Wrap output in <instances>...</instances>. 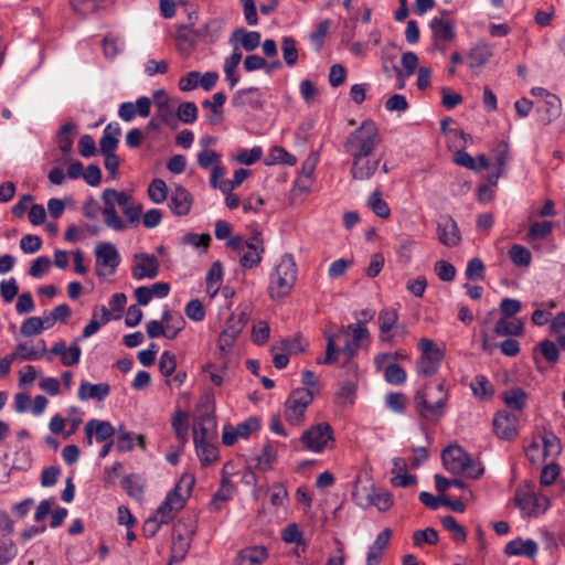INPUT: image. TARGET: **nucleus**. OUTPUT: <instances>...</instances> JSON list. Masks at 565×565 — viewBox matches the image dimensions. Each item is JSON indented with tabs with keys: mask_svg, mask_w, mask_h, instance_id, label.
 Segmentation results:
<instances>
[{
	"mask_svg": "<svg viewBox=\"0 0 565 565\" xmlns=\"http://www.w3.org/2000/svg\"><path fill=\"white\" fill-rule=\"evenodd\" d=\"M102 200L104 203L102 213L107 227L116 232H122L127 228V223L117 213L116 205L121 207L128 223L132 225L139 223L142 205L134 204L132 196L127 192L107 188L102 193Z\"/></svg>",
	"mask_w": 565,
	"mask_h": 565,
	"instance_id": "1",
	"label": "nucleus"
},
{
	"mask_svg": "<svg viewBox=\"0 0 565 565\" xmlns=\"http://www.w3.org/2000/svg\"><path fill=\"white\" fill-rule=\"evenodd\" d=\"M449 394L443 382L435 387L425 384L414 395L413 403L417 415L429 423H437L446 413Z\"/></svg>",
	"mask_w": 565,
	"mask_h": 565,
	"instance_id": "2",
	"label": "nucleus"
},
{
	"mask_svg": "<svg viewBox=\"0 0 565 565\" xmlns=\"http://www.w3.org/2000/svg\"><path fill=\"white\" fill-rule=\"evenodd\" d=\"M380 142L376 124L367 119L348 135L343 142V149L350 157L372 156Z\"/></svg>",
	"mask_w": 565,
	"mask_h": 565,
	"instance_id": "3",
	"label": "nucleus"
},
{
	"mask_svg": "<svg viewBox=\"0 0 565 565\" xmlns=\"http://www.w3.org/2000/svg\"><path fill=\"white\" fill-rule=\"evenodd\" d=\"M297 271L292 255H282L269 277V296L273 299L288 296L297 280Z\"/></svg>",
	"mask_w": 565,
	"mask_h": 565,
	"instance_id": "4",
	"label": "nucleus"
},
{
	"mask_svg": "<svg viewBox=\"0 0 565 565\" xmlns=\"http://www.w3.org/2000/svg\"><path fill=\"white\" fill-rule=\"evenodd\" d=\"M193 484L194 479L191 476H183L175 484L174 489L168 492L164 500L154 512V514L161 519V523L168 524L175 518L178 512L184 508Z\"/></svg>",
	"mask_w": 565,
	"mask_h": 565,
	"instance_id": "5",
	"label": "nucleus"
},
{
	"mask_svg": "<svg viewBox=\"0 0 565 565\" xmlns=\"http://www.w3.org/2000/svg\"><path fill=\"white\" fill-rule=\"evenodd\" d=\"M420 356L416 361V372L420 376H431L436 374L444 360V351L436 343L427 338H422L418 342Z\"/></svg>",
	"mask_w": 565,
	"mask_h": 565,
	"instance_id": "6",
	"label": "nucleus"
},
{
	"mask_svg": "<svg viewBox=\"0 0 565 565\" xmlns=\"http://www.w3.org/2000/svg\"><path fill=\"white\" fill-rule=\"evenodd\" d=\"M515 505L527 516H539L550 507L545 495L537 494L530 483L520 486L514 494Z\"/></svg>",
	"mask_w": 565,
	"mask_h": 565,
	"instance_id": "7",
	"label": "nucleus"
},
{
	"mask_svg": "<svg viewBox=\"0 0 565 565\" xmlns=\"http://www.w3.org/2000/svg\"><path fill=\"white\" fill-rule=\"evenodd\" d=\"M313 392L308 388L294 390L285 402V418L292 426H300L305 419V412L312 403Z\"/></svg>",
	"mask_w": 565,
	"mask_h": 565,
	"instance_id": "8",
	"label": "nucleus"
},
{
	"mask_svg": "<svg viewBox=\"0 0 565 565\" xmlns=\"http://www.w3.org/2000/svg\"><path fill=\"white\" fill-rule=\"evenodd\" d=\"M305 448L312 452H322L333 443V429L328 423H319L306 429L301 437Z\"/></svg>",
	"mask_w": 565,
	"mask_h": 565,
	"instance_id": "9",
	"label": "nucleus"
},
{
	"mask_svg": "<svg viewBox=\"0 0 565 565\" xmlns=\"http://www.w3.org/2000/svg\"><path fill=\"white\" fill-rule=\"evenodd\" d=\"M95 269L98 277L114 275L120 263V256L111 243H99L95 249Z\"/></svg>",
	"mask_w": 565,
	"mask_h": 565,
	"instance_id": "10",
	"label": "nucleus"
},
{
	"mask_svg": "<svg viewBox=\"0 0 565 565\" xmlns=\"http://www.w3.org/2000/svg\"><path fill=\"white\" fill-rule=\"evenodd\" d=\"M324 335L327 338L326 356L323 360L317 361L319 364H333L339 361V355L342 353L345 356V365L358 354L361 344L347 340L344 345L339 349L335 345V339L339 337L338 333L324 332Z\"/></svg>",
	"mask_w": 565,
	"mask_h": 565,
	"instance_id": "11",
	"label": "nucleus"
},
{
	"mask_svg": "<svg viewBox=\"0 0 565 565\" xmlns=\"http://www.w3.org/2000/svg\"><path fill=\"white\" fill-rule=\"evenodd\" d=\"M494 434L503 440H513L518 436V417L507 411H499L492 420Z\"/></svg>",
	"mask_w": 565,
	"mask_h": 565,
	"instance_id": "12",
	"label": "nucleus"
},
{
	"mask_svg": "<svg viewBox=\"0 0 565 565\" xmlns=\"http://www.w3.org/2000/svg\"><path fill=\"white\" fill-rule=\"evenodd\" d=\"M159 260L154 255L139 253L135 255L132 277L137 280L153 279L159 273Z\"/></svg>",
	"mask_w": 565,
	"mask_h": 565,
	"instance_id": "13",
	"label": "nucleus"
},
{
	"mask_svg": "<svg viewBox=\"0 0 565 565\" xmlns=\"http://www.w3.org/2000/svg\"><path fill=\"white\" fill-rule=\"evenodd\" d=\"M469 457L470 455L457 445L448 446L441 454L445 469L454 475L463 472L469 462Z\"/></svg>",
	"mask_w": 565,
	"mask_h": 565,
	"instance_id": "14",
	"label": "nucleus"
},
{
	"mask_svg": "<svg viewBox=\"0 0 565 565\" xmlns=\"http://www.w3.org/2000/svg\"><path fill=\"white\" fill-rule=\"evenodd\" d=\"M435 47L444 51L445 45L451 42L456 35L455 25L451 21L435 17L430 23Z\"/></svg>",
	"mask_w": 565,
	"mask_h": 565,
	"instance_id": "15",
	"label": "nucleus"
},
{
	"mask_svg": "<svg viewBox=\"0 0 565 565\" xmlns=\"http://www.w3.org/2000/svg\"><path fill=\"white\" fill-rule=\"evenodd\" d=\"M437 237L439 243L447 247H455L460 244L461 234L451 216H444L437 223Z\"/></svg>",
	"mask_w": 565,
	"mask_h": 565,
	"instance_id": "16",
	"label": "nucleus"
},
{
	"mask_svg": "<svg viewBox=\"0 0 565 565\" xmlns=\"http://www.w3.org/2000/svg\"><path fill=\"white\" fill-rule=\"evenodd\" d=\"M193 204L192 194L182 185H175L169 196V209L177 216H185Z\"/></svg>",
	"mask_w": 565,
	"mask_h": 565,
	"instance_id": "17",
	"label": "nucleus"
},
{
	"mask_svg": "<svg viewBox=\"0 0 565 565\" xmlns=\"http://www.w3.org/2000/svg\"><path fill=\"white\" fill-rule=\"evenodd\" d=\"M351 175L354 180H369L379 169L381 158L372 159L371 156L351 157Z\"/></svg>",
	"mask_w": 565,
	"mask_h": 565,
	"instance_id": "18",
	"label": "nucleus"
},
{
	"mask_svg": "<svg viewBox=\"0 0 565 565\" xmlns=\"http://www.w3.org/2000/svg\"><path fill=\"white\" fill-rule=\"evenodd\" d=\"M535 110L539 115V120L544 125H548L562 114L561 99L556 95L547 96V99L536 102Z\"/></svg>",
	"mask_w": 565,
	"mask_h": 565,
	"instance_id": "19",
	"label": "nucleus"
},
{
	"mask_svg": "<svg viewBox=\"0 0 565 565\" xmlns=\"http://www.w3.org/2000/svg\"><path fill=\"white\" fill-rule=\"evenodd\" d=\"M232 104L236 108L250 107L259 109L263 106V93L258 87L238 89L233 96Z\"/></svg>",
	"mask_w": 565,
	"mask_h": 565,
	"instance_id": "20",
	"label": "nucleus"
},
{
	"mask_svg": "<svg viewBox=\"0 0 565 565\" xmlns=\"http://www.w3.org/2000/svg\"><path fill=\"white\" fill-rule=\"evenodd\" d=\"M200 41L196 30L188 25H180L177 30L175 43L178 51L189 56Z\"/></svg>",
	"mask_w": 565,
	"mask_h": 565,
	"instance_id": "21",
	"label": "nucleus"
},
{
	"mask_svg": "<svg viewBox=\"0 0 565 565\" xmlns=\"http://www.w3.org/2000/svg\"><path fill=\"white\" fill-rule=\"evenodd\" d=\"M539 551V545L534 540H522L518 537L510 541L505 547L504 553L509 556H527L534 558Z\"/></svg>",
	"mask_w": 565,
	"mask_h": 565,
	"instance_id": "22",
	"label": "nucleus"
},
{
	"mask_svg": "<svg viewBox=\"0 0 565 565\" xmlns=\"http://www.w3.org/2000/svg\"><path fill=\"white\" fill-rule=\"evenodd\" d=\"M50 353L54 355H60L63 365L73 366L79 363L82 350L76 343H73L68 348H66L63 341H58L53 344Z\"/></svg>",
	"mask_w": 565,
	"mask_h": 565,
	"instance_id": "23",
	"label": "nucleus"
},
{
	"mask_svg": "<svg viewBox=\"0 0 565 565\" xmlns=\"http://www.w3.org/2000/svg\"><path fill=\"white\" fill-rule=\"evenodd\" d=\"M109 393L110 386L107 383L92 384L87 381H83L78 387L77 395L81 401H104Z\"/></svg>",
	"mask_w": 565,
	"mask_h": 565,
	"instance_id": "24",
	"label": "nucleus"
},
{
	"mask_svg": "<svg viewBox=\"0 0 565 565\" xmlns=\"http://www.w3.org/2000/svg\"><path fill=\"white\" fill-rule=\"evenodd\" d=\"M121 135L120 127L117 122L108 124L104 131L103 136L99 140V147L102 153H110L115 152L118 147L119 137Z\"/></svg>",
	"mask_w": 565,
	"mask_h": 565,
	"instance_id": "25",
	"label": "nucleus"
},
{
	"mask_svg": "<svg viewBox=\"0 0 565 565\" xmlns=\"http://www.w3.org/2000/svg\"><path fill=\"white\" fill-rule=\"evenodd\" d=\"M215 436V423L210 416H201L193 427V441L212 440Z\"/></svg>",
	"mask_w": 565,
	"mask_h": 565,
	"instance_id": "26",
	"label": "nucleus"
},
{
	"mask_svg": "<svg viewBox=\"0 0 565 565\" xmlns=\"http://www.w3.org/2000/svg\"><path fill=\"white\" fill-rule=\"evenodd\" d=\"M373 484H363L361 486L360 477H356L354 480V487L352 491L353 501L361 508L366 509L372 507V497L374 493Z\"/></svg>",
	"mask_w": 565,
	"mask_h": 565,
	"instance_id": "27",
	"label": "nucleus"
},
{
	"mask_svg": "<svg viewBox=\"0 0 565 565\" xmlns=\"http://www.w3.org/2000/svg\"><path fill=\"white\" fill-rule=\"evenodd\" d=\"M226 96L222 92H217L212 96V100L205 99L202 102V107L210 109L211 114L207 115V120L212 125H217L222 121L223 115L221 107L224 105Z\"/></svg>",
	"mask_w": 565,
	"mask_h": 565,
	"instance_id": "28",
	"label": "nucleus"
},
{
	"mask_svg": "<svg viewBox=\"0 0 565 565\" xmlns=\"http://www.w3.org/2000/svg\"><path fill=\"white\" fill-rule=\"evenodd\" d=\"M495 162L498 164V172L495 175L490 177V182L497 184L498 179L504 172L505 166L510 160V146L507 141H500L493 149Z\"/></svg>",
	"mask_w": 565,
	"mask_h": 565,
	"instance_id": "29",
	"label": "nucleus"
},
{
	"mask_svg": "<svg viewBox=\"0 0 565 565\" xmlns=\"http://www.w3.org/2000/svg\"><path fill=\"white\" fill-rule=\"evenodd\" d=\"M223 23L220 19H210L202 28L198 29L200 41L213 44L221 36Z\"/></svg>",
	"mask_w": 565,
	"mask_h": 565,
	"instance_id": "30",
	"label": "nucleus"
},
{
	"mask_svg": "<svg viewBox=\"0 0 565 565\" xmlns=\"http://www.w3.org/2000/svg\"><path fill=\"white\" fill-rule=\"evenodd\" d=\"M235 338L231 334L221 332L218 337V353L220 371L224 372L231 365V349L235 342Z\"/></svg>",
	"mask_w": 565,
	"mask_h": 565,
	"instance_id": "31",
	"label": "nucleus"
},
{
	"mask_svg": "<svg viewBox=\"0 0 565 565\" xmlns=\"http://www.w3.org/2000/svg\"><path fill=\"white\" fill-rule=\"evenodd\" d=\"M409 333L408 327L405 323H397L390 331L379 334V343L382 345L394 347L405 341Z\"/></svg>",
	"mask_w": 565,
	"mask_h": 565,
	"instance_id": "32",
	"label": "nucleus"
},
{
	"mask_svg": "<svg viewBox=\"0 0 565 565\" xmlns=\"http://www.w3.org/2000/svg\"><path fill=\"white\" fill-rule=\"evenodd\" d=\"M470 388L476 398L481 401L490 399L493 394V385L490 383L486 375L479 374L470 383Z\"/></svg>",
	"mask_w": 565,
	"mask_h": 565,
	"instance_id": "33",
	"label": "nucleus"
},
{
	"mask_svg": "<svg viewBox=\"0 0 565 565\" xmlns=\"http://www.w3.org/2000/svg\"><path fill=\"white\" fill-rule=\"evenodd\" d=\"M191 539L188 535L174 534L171 544V563L182 562L190 548Z\"/></svg>",
	"mask_w": 565,
	"mask_h": 565,
	"instance_id": "34",
	"label": "nucleus"
},
{
	"mask_svg": "<svg viewBox=\"0 0 565 565\" xmlns=\"http://www.w3.org/2000/svg\"><path fill=\"white\" fill-rule=\"evenodd\" d=\"M233 40L241 42L243 49L252 52L260 44V33L257 31H246L245 29H237L233 32L231 43Z\"/></svg>",
	"mask_w": 565,
	"mask_h": 565,
	"instance_id": "35",
	"label": "nucleus"
},
{
	"mask_svg": "<svg viewBox=\"0 0 565 565\" xmlns=\"http://www.w3.org/2000/svg\"><path fill=\"white\" fill-rule=\"evenodd\" d=\"M162 322L166 323L164 329L167 331L168 339H175L185 326L183 317L179 313L172 315L169 309L163 310Z\"/></svg>",
	"mask_w": 565,
	"mask_h": 565,
	"instance_id": "36",
	"label": "nucleus"
},
{
	"mask_svg": "<svg viewBox=\"0 0 565 565\" xmlns=\"http://www.w3.org/2000/svg\"><path fill=\"white\" fill-rule=\"evenodd\" d=\"M76 128L77 126L75 122L68 121L64 124L57 132L58 148L65 154H67L73 148Z\"/></svg>",
	"mask_w": 565,
	"mask_h": 565,
	"instance_id": "37",
	"label": "nucleus"
},
{
	"mask_svg": "<svg viewBox=\"0 0 565 565\" xmlns=\"http://www.w3.org/2000/svg\"><path fill=\"white\" fill-rule=\"evenodd\" d=\"M17 351L22 360L36 361L46 352V344L44 340H40L36 347L29 343H20L17 345Z\"/></svg>",
	"mask_w": 565,
	"mask_h": 565,
	"instance_id": "38",
	"label": "nucleus"
},
{
	"mask_svg": "<svg viewBox=\"0 0 565 565\" xmlns=\"http://www.w3.org/2000/svg\"><path fill=\"white\" fill-rule=\"evenodd\" d=\"M494 333L500 337L521 335L523 333V323L521 320H509L501 318L494 327Z\"/></svg>",
	"mask_w": 565,
	"mask_h": 565,
	"instance_id": "39",
	"label": "nucleus"
},
{
	"mask_svg": "<svg viewBox=\"0 0 565 565\" xmlns=\"http://www.w3.org/2000/svg\"><path fill=\"white\" fill-rule=\"evenodd\" d=\"M319 161V156L316 152L309 154V157L305 160L301 169V175L297 181V185L301 190H308L310 186L311 177L316 170L317 163Z\"/></svg>",
	"mask_w": 565,
	"mask_h": 565,
	"instance_id": "40",
	"label": "nucleus"
},
{
	"mask_svg": "<svg viewBox=\"0 0 565 565\" xmlns=\"http://www.w3.org/2000/svg\"><path fill=\"white\" fill-rule=\"evenodd\" d=\"M276 460L277 451L273 444L267 443L263 447L262 452L258 456H256V466L259 470L266 472L274 468Z\"/></svg>",
	"mask_w": 565,
	"mask_h": 565,
	"instance_id": "41",
	"label": "nucleus"
},
{
	"mask_svg": "<svg viewBox=\"0 0 565 565\" xmlns=\"http://www.w3.org/2000/svg\"><path fill=\"white\" fill-rule=\"evenodd\" d=\"M86 424L93 429L97 443H105L115 434V428L109 422L90 419Z\"/></svg>",
	"mask_w": 565,
	"mask_h": 565,
	"instance_id": "42",
	"label": "nucleus"
},
{
	"mask_svg": "<svg viewBox=\"0 0 565 565\" xmlns=\"http://www.w3.org/2000/svg\"><path fill=\"white\" fill-rule=\"evenodd\" d=\"M490 56H491V50L487 43L477 44L469 52V55H468L469 67L477 68V67L484 65L489 61Z\"/></svg>",
	"mask_w": 565,
	"mask_h": 565,
	"instance_id": "43",
	"label": "nucleus"
},
{
	"mask_svg": "<svg viewBox=\"0 0 565 565\" xmlns=\"http://www.w3.org/2000/svg\"><path fill=\"white\" fill-rule=\"evenodd\" d=\"M398 312L394 308H384L379 312V334L386 333L398 323Z\"/></svg>",
	"mask_w": 565,
	"mask_h": 565,
	"instance_id": "44",
	"label": "nucleus"
},
{
	"mask_svg": "<svg viewBox=\"0 0 565 565\" xmlns=\"http://www.w3.org/2000/svg\"><path fill=\"white\" fill-rule=\"evenodd\" d=\"M267 557V552L264 547H253L241 551L238 554L237 565H257L264 562Z\"/></svg>",
	"mask_w": 565,
	"mask_h": 565,
	"instance_id": "45",
	"label": "nucleus"
},
{
	"mask_svg": "<svg viewBox=\"0 0 565 565\" xmlns=\"http://www.w3.org/2000/svg\"><path fill=\"white\" fill-rule=\"evenodd\" d=\"M505 405L513 411H522L526 402V393L520 387H513L503 393Z\"/></svg>",
	"mask_w": 565,
	"mask_h": 565,
	"instance_id": "46",
	"label": "nucleus"
},
{
	"mask_svg": "<svg viewBox=\"0 0 565 565\" xmlns=\"http://www.w3.org/2000/svg\"><path fill=\"white\" fill-rule=\"evenodd\" d=\"M194 446L196 454L203 465H209L217 459L218 451L212 440L194 443Z\"/></svg>",
	"mask_w": 565,
	"mask_h": 565,
	"instance_id": "47",
	"label": "nucleus"
},
{
	"mask_svg": "<svg viewBox=\"0 0 565 565\" xmlns=\"http://www.w3.org/2000/svg\"><path fill=\"white\" fill-rule=\"evenodd\" d=\"M297 159L294 154L289 153L285 148L275 146L270 149L266 159V164L284 163L288 166L296 164Z\"/></svg>",
	"mask_w": 565,
	"mask_h": 565,
	"instance_id": "48",
	"label": "nucleus"
},
{
	"mask_svg": "<svg viewBox=\"0 0 565 565\" xmlns=\"http://www.w3.org/2000/svg\"><path fill=\"white\" fill-rule=\"evenodd\" d=\"M147 193L153 203L160 204L168 199L167 183L162 179H153L148 185Z\"/></svg>",
	"mask_w": 565,
	"mask_h": 565,
	"instance_id": "49",
	"label": "nucleus"
},
{
	"mask_svg": "<svg viewBox=\"0 0 565 565\" xmlns=\"http://www.w3.org/2000/svg\"><path fill=\"white\" fill-rule=\"evenodd\" d=\"M385 381L391 385H402L406 382L407 374L397 363H390L383 370Z\"/></svg>",
	"mask_w": 565,
	"mask_h": 565,
	"instance_id": "50",
	"label": "nucleus"
},
{
	"mask_svg": "<svg viewBox=\"0 0 565 565\" xmlns=\"http://www.w3.org/2000/svg\"><path fill=\"white\" fill-rule=\"evenodd\" d=\"M369 207L374 212V214L381 218H388L391 215V209L388 204L382 199V194L380 192H373L370 194L367 199Z\"/></svg>",
	"mask_w": 565,
	"mask_h": 565,
	"instance_id": "51",
	"label": "nucleus"
},
{
	"mask_svg": "<svg viewBox=\"0 0 565 565\" xmlns=\"http://www.w3.org/2000/svg\"><path fill=\"white\" fill-rule=\"evenodd\" d=\"M234 487L231 481L223 479L221 488L213 495L210 508L212 511L221 510V503L227 501L233 495Z\"/></svg>",
	"mask_w": 565,
	"mask_h": 565,
	"instance_id": "52",
	"label": "nucleus"
},
{
	"mask_svg": "<svg viewBox=\"0 0 565 565\" xmlns=\"http://www.w3.org/2000/svg\"><path fill=\"white\" fill-rule=\"evenodd\" d=\"M282 57L287 66L292 67L298 61L296 40L292 36H285L281 40Z\"/></svg>",
	"mask_w": 565,
	"mask_h": 565,
	"instance_id": "53",
	"label": "nucleus"
},
{
	"mask_svg": "<svg viewBox=\"0 0 565 565\" xmlns=\"http://www.w3.org/2000/svg\"><path fill=\"white\" fill-rule=\"evenodd\" d=\"M177 367V359L175 355L170 351H163L160 360H159V371L162 376L166 377V383L171 385V380L169 379Z\"/></svg>",
	"mask_w": 565,
	"mask_h": 565,
	"instance_id": "54",
	"label": "nucleus"
},
{
	"mask_svg": "<svg viewBox=\"0 0 565 565\" xmlns=\"http://www.w3.org/2000/svg\"><path fill=\"white\" fill-rule=\"evenodd\" d=\"M509 257L515 266L526 267L531 264L532 255L531 252L519 244H514L509 249Z\"/></svg>",
	"mask_w": 565,
	"mask_h": 565,
	"instance_id": "55",
	"label": "nucleus"
},
{
	"mask_svg": "<svg viewBox=\"0 0 565 565\" xmlns=\"http://www.w3.org/2000/svg\"><path fill=\"white\" fill-rule=\"evenodd\" d=\"M382 68L387 77L395 75L399 79L398 88L404 87L405 76L403 71L395 63L394 55L384 54L382 56Z\"/></svg>",
	"mask_w": 565,
	"mask_h": 565,
	"instance_id": "56",
	"label": "nucleus"
},
{
	"mask_svg": "<svg viewBox=\"0 0 565 565\" xmlns=\"http://www.w3.org/2000/svg\"><path fill=\"white\" fill-rule=\"evenodd\" d=\"M111 320V313L105 306L100 307V320L90 319L83 329V338H89L95 334L102 326L107 324Z\"/></svg>",
	"mask_w": 565,
	"mask_h": 565,
	"instance_id": "57",
	"label": "nucleus"
},
{
	"mask_svg": "<svg viewBox=\"0 0 565 565\" xmlns=\"http://www.w3.org/2000/svg\"><path fill=\"white\" fill-rule=\"evenodd\" d=\"M441 524L445 530L451 533L452 539L456 542H465L467 539V532L462 525H460L452 515H446L441 519Z\"/></svg>",
	"mask_w": 565,
	"mask_h": 565,
	"instance_id": "58",
	"label": "nucleus"
},
{
	"mask_svg": "<svg viewBox=\"0 0 565 565\" xmlns=\"http://www.w3.org/2000/svg\"><path fill=\"white\" fill-rule=\"evenodd\" d=\"M223 278V267L220 262H214L206 273V286L207 290L214 289L213 294H216Z\"/></svg>",
	"mask_w": 565,
	"mask_h": 565,
	"instance_id": "59",
	"label": "nucleus"
},
{
	"mask_svg": "<svg viewBox=\"0 0 565 565\" xmlns=\"http://www.w3.org/2000/svg\"><path fill=\"white\" fill-rule=\"evenodd\" d=\"M386 406L394 413L403 414L407 406V397L401 392H391L385 396Z\"/></svg>",
	"mask_w": 565,
	"mask_h": 565,
	"instance_id": "60",
	"label": "nucleus"
},
{
	"mask_svg": "<svg viewBox=\"0 0 565 565\" xmlns=\"http://www.w3.org/2000/svg\"><path fill=\"white\" fill-rule=\"evenodd\" d=\"M198 107L193 102H185L180 104L177 111V117L179 120L186 125L193 124L198 118Z\"/></svg>",
	"mask_w": 565,
	"mask_h": 565,
	"instance_id": "61",
	"label": "nucleus"
},
{
	"mask_svg": "<svg viewBox=\"0 0 565 565\" xmlns=\"http://www.w3.org/2000/svg\"><path fill=\"white\" fill-rule=\"evenodd\" d=\"M45 329L44 321L39 317H30L23 321L20 332L24 337H33L40 334Z\"/></svg>",
	"mask_w": 565,
	"mask_h": 565,
	"instance_id": "62",
	"label": "nucleus"
},
{
	"mask_svg": "<svg viewBox=\"0 0 565 565\" xmlns=\"http://www.w3.org/2000/svg\"><path fill=\"white\" fill-rule=\"evenodd\" d=\"M438 532L434 527L418 530L413 534V543L415 546H422L424 543L435 545L438 543Z\"/></svg>",
	"mask_w": 565,
	"mask_h": 565,
	"instance_id": "63",
	"label": "nucleus"
},
{
	"mask_svg": "<svg viewBox=\"0 0 565 565\" xmlns=\"http://www.w3.org/2000/svg\"><path fill=\"white\" fill-rule=\"evenodd\" d=\"M121 487L130 497L140 498L142 495L143 487L140 477L137 475L126 476L121 481Z\"/></svg>",
	"mask_w": 565,
	"mask_h": 565,
	"instance_id": "64",
	"label": "nucleus"
}]
</instances>
